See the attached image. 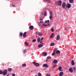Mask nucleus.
<instances>
[{"label":"nucleus","instance_id":"obj_1","mask_svg":"<svg viewBox=\"0 0 76 76\" xmlns=\"http://www.w3.org/2000/svg\"><path fill=\"white\" fill-rule=\"evenodd\" d=\"M61 3H62V1L61 0H59V1H57V5L58 6H61Z\"/></svg>","mask_w":76,"mask_h":76},{"label":"nucleus","instance_id":"obj_2","mask_svg":"<svg viewBox=\"0 0 76 76\" xmlns=\"http://www.w3.org/2000/svg\"><path fill=\"white\" fill-rule=\"evenodd\" d=\"M33 64L34 65H35L36 67H39V64L38 63H36L35 62H33Z\"/></svg>","mask_w":76,"mask_h":76},{"label":"nucleus","instance_id":"obj_3","mask_svg":"<svg viewBox=\"0 0 76 76\" xmlns=\"http://www.w3.org/2000/svg\"><path fill=\"white\" fill-rule=\"evenodd\" d=\"M71 6H72V5L68 3L66 5V7L68 8V9H70V8L71 7Z\"/></svg>","mask_w":76,"mask_h":76},{"label":"nucleus","instance_id":"obj_4","mask_svg":"<svg viewBox=\"0 0 76 76\" xmlns=\"http://www.w3.org/2000/svg\"><path fill=\"white\" fill-rule=\"evenodd\" d=\"M7 73V69H5L3 71V75H6Z\"/></svg>","mask_w":76,"mask_h":76},{"label":"nucleus","instance_id":"obj_5","mask_svg":"<svg viewBox=\"0 0 76 76\" xmlns=\"http://www.w3.org/2000/svg\"><path fill=\"white\" fill-rule=\"evenodd\" d=\"M69 71L70 72H71V73H73V69L72 67L69 68Z\"/></svg>","mask_w":76,"mask_h":76},{"label":"nucleus","instance_id":"obj_6","mask_svg":"<svg viewBox=\"0 0 76 76\" xmlns=\"http://www.w3.org/2000/svg\"><path fill=\"white\" fill-rule=\"evenodd\" d=\"M62 7L64 9L65 8V7H66V3L64 2L62 4Z\"/></svg>","mask_w":76,"mask_h":76},{"label":"nucleus","instance_id":"obj_7","mask_svg":"<svg viewBox=\"0 0 76 76\" xmlns=\"http://www.w3.org/2000/svg\"><path fill=\"white\" fill-rule=\"evenodd\" d=\"M43 67H45L47 68L48 67V66L47 64H44L42 65Z\"/></svg>","mask_w":76,"mask_h":76},{"label":"nucleus","instance_id":"obj_8","mask_svg":"<svg viewBox=\"0 0 76 76\" xmlns=\"http://www.w3.org/2000/svg\"><path fill=\"white\" fill-rule=\"evenodd\" d=\"M54 36V33H52L50 36V38H53V37Z\"/></svg>","mask_w":76,"mask_h":76},{"label":"nucleus","instance_id":"obj_9","mask_svg":"<svg viewBox=\"0 0 76 76\" xmlns=\"http://www.w3.org/2000/svg\"><path fill=\"white\" fill-rule=\"evenodd\" d=\"M59 39H60V35H57L56 40L57 41H58Z\"/></svg>","mask_w":76,"mask_h":76},{"label":"nucleus","instance_id":"obj_10","mask_svg":"<svg viewBox=\"0 0 76 76\" xmlns=\"http://www.w3.org/2000/svg\"><path fill=\"white\" fill-rule=\"evenodd\" d=\"M42 54L43 56H46L47 55V53L45 52H43L42 53Z\"/></svg>","mask_w":76,"mask_h":76},{"label":"nucleus","instance_id":"obj_11","mask_svg":"<svg viewBox=\"0 0 76 76\" xmlns=\"http://www.w3.org/2000/svg\"><path fill=\"white\" fill-rule=\"evenodd\" d=\"M26 32H25L23 34V37L25 38L26 37Z\"/></svg>","mask_w":76,"mask_h":76},{"label":"nucleus","instance_id":"obj_12","mask_svg":"<svg viewBox=\"0 0 76 76\" xmlns=\"http://www.w3.org/2000/svg\"><path fill=\"white\" fill-rule=\"evenodd\" d=\"M63 75V72H60L59 76H62Z\"/></svg>","mask_w":76,"mask_h":76},{"label":"nucleus","instance_id":"obj_13","mask_svg":"<svg viewBox=\"0 0 76 76\" xmlns=\"http://www.w3.org/2000/svg\"><path fill=\"white\" fill-rule=\"evenodd\" d=\"M57 62H58V61H57V60H55L53 61V63H54V64H56V63H57Z\"/></svg>","mask_w":76,"mask_h":76},{"label":"nucleus","instance_id":"obj_14","mask_svg":"<svg viewBox=\"0 0 76 76\" xmlns=\"http://www.w3.org/2000/svg\"><path fill=\"white\" fill-rule=\"evenodd\" d=\"M71 64L72 66H74L75 65V62L73 60L71 61Z\"/></svg>","mask_w":76,"mask_h":76},{"label":"nucleus","instance_id":"obj_15","mask_svg":"<svg viewBox=\"0 0 76 76\" xmlns=\"http://www.w3.org/2000/svg\"><path fill=\"white\" fill-rule=\"evenodd\" d=\"M43 44H40L39 45L38 47H39V48H41V47H43Z\"/></svg>","mask_w":76,"mask_h":76},{"label":"nucleus","instance_id":"obj_16","mask_svg":"<svg viewBox=\"0 0 76 76\" xmlns=\"http://www.w3.org/2000/svg\"><path fill=\"white\" fill-rule=\"evenodd\" d=\"M29 28L30 29H34V26H31L29 27Z\"/></svg>","mask_w":76,"mask_h":76},{"label":"nucleus","instance_id":"obj_17","mask_svg":"<svg viewBox=\"0 0 76 76\" xmlns=\"http://www.w3.org/2000/svg\"><path fill=\"white\" fill-rule=\"evenodd\" d=\"M24 44L26 45V46H28L29 45V43H28L27 42H25Z\"/></svg>","mask_w":76,"mask_h":76},{"label":"nucleus","instance_id":"obj_18","mask_svg":"<svg viewBox=\"0 0 76 76\" xmlns=\"http://www.w3.org/2000/svg\"><path fill=\"white\" fill-rule=\"evenodd\" d=\"M45 23H50V20H47L45 21Z\"/></svg>","mask_w":76,"mask_h":76},{"label":"nucleus","instance_id":"obj_19","mask_svg":"<svg viewBox=\"0 0 76 76\" xmlns=\"http://www.w3.org/2000/svg\"><path fill=\"white\" fill-rule=\"evenodd\" d=\"M56 54H60V52L59 50H57L56 51Z\"/></svg>","mask_w":76,"mask_h":76},{"label":"nucleus","instance_id":"obj_20","mask_svg":"<svg viewBox=\"0 0 76 76\" xmlns=\"http://www.w3.org/2000/svg\"><path fill=\"white\" fill-rule=\"evenodd\" d=\"M69 1L70 3H72L73 2V0H69Z\"/></svg>","mask_w":76,"mask_h":76},{"label":"nucleus","instance_id":"obj_21","mask_svg":"<svg viewBox=\"0 0 76 76\" xmlns=\"http://www.w3.org/2000/svg\"><path fill=\"white\" fill-rule=\"evenodd\" d=\"M38 35L39 36H42V34L40 32L38 33Z\"/></svg>","mask_w":76,"mask_h":76},{"label":"nucleus","instance_id":"obj_22","mask_svg":"<svg viewBox=\"0 0 76 76\" xmlns=\"http://www.w3.org/2000/svg\"><path fill=\"white\" fill-rule=\"evenodd\" d=\"M41 39H40V38H39V37L38 39H37V42H40V40Z\"/></svg>","mask_w":76,"mask_h":76},{"label":"nucleus","instance_id":"obj_23","mask_svg":"<svg viewBox=\"0 0 76 76\" xmlns=\"http://www.w3.org/2000/svg\"><path fill=\"white\" fill-rule=\"evenodd\" d=\"M54 45V43H51L50 44V46H53Z\"/></svg>","mask_w":76,"mask_h":76},{"label":"nucleus","instance_id":"obj_24","mask_svg":"<svg viewBox=\"0 0 76 76\" xmlns=\"http://www.w3.org/2000/svg\"><path fill=\"white\" fill-rule=\"evenodd\" d=\"M38 75V76H42V74L40 72H39Z\"/></svg>","mask_w":76,"mask_h":76},{"label":"nucleus","instance_id":"obj_25","mask_svg":"<svg viewBox=\"0 0 76 76\" xmlns=\"http://www.w3.org/2000/svg\"><path fill=\"white\" fill-rule=\"evenodd\" d=\"M49 18L50 19H53V16H52V15H50Z\"/></svg>","mask_w":76,"mask_h":76},{"label":"nucleus","instance_id":"obj_26","mask_svg":"<svg viewBox=\"0 0 76 76\" xmlns=\"http://www.w3.org/2000/svg\"><path fill=\"white\" fill-rule=\"evenodd\" d=\"M26 66V64H23V65H22V66L23 67H25Z\"/></svg>","mask_w":76,"mask_h":76},{"label":"nucleus","instance_id":"obj_27","mask_svg":"<svg viewBox=\"0 0 76 76\" xmlns=\"http://www.w3.org/2000/svg\"><path fill=\"white\" fill-rule=\"evenodd\" d=\"M8 70L9 71V72H11V71H12V69L10 68H8Z\"/></svg>","mask_w":76,"mask_h":76},{"label":"nucleus","instance_id":"obj_28","mask_svg":"<svg viewBox=\"0 0 76 76\" xmlns=\"http://www.w3.org/2000/svg\"><path fill=\"white\" fill-rule=\"evenodd\" d=\"M56 54L55 52H53L52 54V56H54Z\"/></svg>","mask_w":76,"mask_h":76},{"label":"nucleus","instance_id":"obj_29","mask_svg":"<svg viewBox=\"0 0 76 76\" xmlns=\"http://www.w3.org/2000/svg\"><path fill=\"white\" fill-rule=\"evenodd\" d=\"M61 69H62V68H61V67L59 66L58 67V70H61Z\"/></svg>","mask_w":76,"mask_h":76},{"label":"nucleus","instance_id":"obj_30","mask_svg":"<svg viewBox=\"0 0 76 76\" xmlns=\"http://www.w3.org/2000/svg\"><path fill=\"white\" fill-rule=\"evenodd\" d=\"M43 25L45 27H46V26H47V25H46L45 24H43Z\"/></svg>","mask_w":76,"mask_h":76},{"label":"nucleus","instance_id":"obj_31","mask_svg":"<svg viewBox=\"0 0 76 76\" xmlns=\"http://www.w3.org/2000/svg\"><path fill=\"white\" fill-rule=\"evenodd\" d=\"M57 66V64H55L54 65H53V66L52 67V68H54V67H56Z\"/></svg>","mask_w":76,"mask_h":76},{"label":"nucleus","instance_id":"obj_32","mask_svg":"<svg viewBox=\"0 0 76 76\" xmlns=\"http://www.w3.org/2000/svg\"><path fill=\"white\" fill-rule=\"evenodd\" d=\"M3 72L1 70H0V75H2L3 74Z\"/></svg>","mask_w":76,"mask_h":76},{"label":"nucleus","instance_id":"obj_33","mask_svg":"<svg viewBox=\"0 0 76 76\" xmlns=\"http://www.w3.org/2000/svg\"><path fill=\"white\" fill-rule=\"evenodd\" d=\"M50 58H51V57L50 56H48L47 58V59H50Z\"/></svg>","mask_w":76,"mask_h":76},{"label":"nucleus","instance_id":"obj_34","mask_svg":"<svg viewBox=\"0 0 76 76\" xmlns=\"http://www.w3.org/2000/svg\"><path fill=\"white\" fill-rule=\"evenodd\" d=\"M73 69L75 71V70H76V67H74L73 68Z\"/></svg>","mask_w":76,"mask_h":76},{"label":"nucleus","instance_id":"obj_35","mask_svg":"<svg viewBox=\"0 0 76 76\" xmlns=\"http://www.w3.org/2000/svg\"><path fill=\"white\" fill-rule=\"evenodd\" d=\"M51 31L52 32H53V31H54V28H51Z\"/></svg>","mask_w":76,"mask_h":76},{"label":"nucleus","instance_id":"obj_36","mask_svg":"<svg viewBox=\"0 0 76 76\" xmlns=\"http://www.w3.org/2000/svg\"><path fill=\"white\" fill-rule=\"evenodd\" d=\"M20 36L21 37H22L23 35V34H22V33H21L20 34Z\"/></svg>","mask_w":76,"mask_h":76},{"label":"nucleus","instance_id":"obj_37","mask_svg":"<svg viewBox=\"0 0 76 76\" xmlns=\"http://www.w3.org/2000/svg\"><path fill=\"white\" fill-rule=\"evenodd\" d=\"M26 53V50H24L23 51V53Z\"/></svg>","mask_w":76,"mask_h":76},{"label":"nucleus","instance_id":"obj_38","mask_svg":"<svg viewBox=\"0 0 76 76\" xmlns=\"http://www.w3.org/2000/svg\"><path fill=\"white\" fill-rule=\"evenodd\" d=\"M36 41V39H34L32 40V42H35Z\"/></svg>","mask_w":76,"mask_h":76},{"label":"nucleus","instance_id":"obj_39","mask_svg":"<svg viewBox=\"0 0 76 76\" xmlns=\"http://www.w3.org/2000/svg\"><path fill=\"white\" fill-rule=\"evenodd\" d=\"M56 50H57V48H55L54 49V50L53 51H56Z\"/></svg>","mask_w":76,"mask_h":76},{"label":"nucleus","instance_id":"obj_40","mask_svg":"<svg viewBox=\"0 0 76 76\" xmlns=\"http://www.w3.org/2000/svg\"><path fill=\"white\" fill-rule=\"evenodd\" d=\"M52 14H53V13H52V12L50 11V15H52Z\"/></svg>","mask_w":76,"mask_h":76},{"label":"nucleus","instance_id":"obj_41","mask_svg":"<svg viewBox=\"0 0 76 76\" xmlns=\"http://www.w3.org/2000/svg\"><path fill=\"white\" fill-rule=\"evenodd\" d=\"M50 75H49V74H47V75H46V76H50Z\"/></svg>","mask_w":76,"mask_h":76},{"label":"nucleus","instance_id":"obj_42","mask_svg":"<svg viewBox=\"0 0 76 76\" xmlns=\"http://www.w3.org/2000/svg\"><path fill=\"white\" fill-rule=\"evenodd\" d=\"M44 39V38L43 37H42L41 39V41H42V39Z\"/></svg>","mask_w":76,"mask_h":76},{"label":"nucleus","instance_id":"obj_43","mask_svg":"<svg viewBox=\"0 0 76 76\" xmlns=\"http://www.w3.org/2000/svg\"><path fill=\"white\" fill-rule=\"evenodd\" d=\"M43 19L42 18H41L40 19V20H42Z\"/></svg>","mask_w":76,"mask_h":76},{"label":"nucleus","instance_id":"obj_44","mask_svg":"<svg viewBox=\"0 0 76 76\" xmlns=\"http://www.w3.org/2000/svg\"><path fill=\"white\" fill-rule=\"evenodd\" d=\"M40 23H43V21H40Z\"/></svg>","mask_w":76,"mask_h":76},{"label":"nucleus","instance_id":"obj_45","mask_svg":"<svg viewBox=\"0 0 76 76\" xmlns=\"http://www.w3.org/2000/svg\"><path fill=\"white\" fill-rule=\"evenodd\" d=\"M47 25V26H50V24H49V23H48V25Z\"/></svg>","mask_w":76,"mask_h":76},{"label":"nucleus","instance_id":"obj_46","mask_svg":"<svg viewBox=\"0 0 76 76\" xmlns=\"http://www.w3.org/2000/svg\"><path fill=\"white\" fill-rule=\"evenodd\" d=\"M46 13H45L44 14V15L45 16H46Z\"/></svg>","mask_w":76,"mask_h":76},{"label":"nucleus","instance_id":"obj_47","mask_svg":"<svg viewBox=\"0 0 76 76\" xmlns=\"http://www.w3.org/2000/svg\"><path fill=\"white\" fill-rule=\"evenodd\" d=\"M12 76H15V74H13L12 75Z\"/></svg>","mask_w":76,"mask_h":76},{"label":"nucleus","instance_id":"obj_48","mask_svg":"<svg viewBox=\"0 0 76 76\" xmlns=\"http://www.w3.org/2000/svg\"><path fill=\"white\" fill-rule=\"evenodd\" d=\"M47 1V0H43V1L44 2Z\"/></svg>","mask_w":76,"mask_h":76},{"label":"nucleus","instance_id":"obj_49","mask_svg":"<svg viewBox=\"0 0 76 76\" xmlns=\"http://www.w3.org/2000/svg\"><path fill=\"white\" fill-rule=\"evenodd\" d=\"M41 14H42V15H43L44 14V13L43 12H41Z\"/></svg>","mask_w":76,"mask_h":76},{"label":"nucleus","instance_id":"obj_50","mask_svg":"<svg viewBox=\"0 0 76 76\" xmlns=\"http://www.w3.org/2000/svg\"><path fill=\"white\" fill-rule=\"evenodd\" d=\"M9 76V74H8L7 75V76Z\"/></svg>","mask_w":76,"mask_h":76},{"label":"nucleus","instance_id":"obj_51","mask_svg":"<svg viewBox=\"0 0 76 76\" xmlns=\"http://www.w3.org/2000/svg\"><path fill=\"white\" fill-rule=\"evenodd\" d=\"M47 61H48V59H46V62H47Z\"/></svg>","mask_w":76,"mask_h":76},{"label":"nucleus","instance_id":"obj_52","mask_svg":"<svg viewBox=\"0 0 76 76\" xmlns=\"http://www.w3.org/2000/svg\"><path fill=\"white\" fill-rule=\"evenodd\" d=\"M12 6H13V7H15V5H12Z\"/></svg>","mask_w":76,"mask_h":76},{"label":"nucleus","instance_id":"obj_53","mask_svg":"<svg viewBox=\"0 0 76 76\" xmlns=\"http://www.w3.org/2000/svg\"><path fill=\"white\" fill-rule=\"evenodd\" d=\"M41 27H42V28H44V27L42 26H41Z\"/></svg>","mask_w":76,"mask_h":76},{"label":"nucleus","instance_id":"obj_54","mask_svg":"<svg viewBox=\"0 0 76 76\" xmlns=\"http://www.w3.org/2000/svg\"><path fill=\"white\" fill-rule=\"evenodd\" d=\"M40 43H42V42H40Z\"/></svg>","mask_w":76,"mask_h":76},{"label":"nucleus","instance_id":"obj_55","mask_svg":"<svg viewBox=\"0 0 76 76\" xmlns=\"http://www.w3.org/2000/svg\"><path fill=\"white\" fill-rule=\"evenodd\" d=\"M36 33H37V34H38V32H36Z\"/></svg>","mask_w":76,"mask_h":76},{"label":"nucleus","instance_id":"obj_56","mask_svg":"<svg viewBox=\"0 0 76 76\" xmlns=\"http://www.w3.org/2000/svg\"><path fill=\"white\" fill-rule=\"evenodd\" d=\"M35 76H37V75H35Z\"/></svg>","mask_w":76,"mask_h":76},{"label":"nucleus","instance_id":"obj_57","mask_svg":"<svg viewBox=\"0 0 76 76\" xmlns=\"http://www.w3.org/2000/svg\"><path fill=\"white\" fill-rule=\"evenodd\" d=\"M65 30H66V28H65Z\"/></svg>","mask_w":76,"mask_h":76},{"label":"nucleus","instance_id":"obj_58","mask_svg":"<svg viewBox=\"0 0 76 76\" xmlns=\"http://www.w3.org/2000/svg\"><path fill=\"white\" fill-rule=\"evenodd\" d=\"M39 25L40 26V24H39Z\"/></svg>","mask_w":76,"mask_h":76},{"label":"nucleus","instance_id":"obj_59","mask_svg":"<svg viewBox=\"0 0 76 76\" xmlns=\"http://www.w3.org/2000/svg\"><path fill=\"white\" fill-rule=\"evenodd\" d=\"M31 55H33V54H31Z\"/></svg>","mask_w":76,"mask_h":76},{"label":"nucleus","instance_id":"obj_60","mask_svg":"<svg viewBox=\"0 0 76 76\" xmlns=\"http://www.w3.org/2000/svg\"><path fill=\"white\" fill-rule=\"evenodd\" d=\"M60 71H62V70H61Z\"/></svg>","mask_w":76,"mask_h":76}]
</instances>
